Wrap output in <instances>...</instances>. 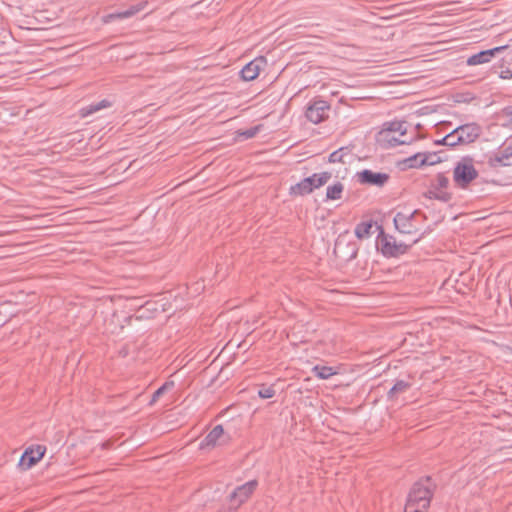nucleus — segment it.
Masks as SVG:
<instances>
[{"instance_id":"f03ea898","label":"nucleus","mask_w":512,"mask_h":512,"mask_svg":"<svg viewBox=\"0 0 512 512\" xmlns=\"http://www.w3.org/2000/svg\"><path fill=\"white\" fill-rule=\"evenodd\" d=\"M332 173L324 171L320 173H314L311 176L305 177L300 182L290 187L291 195L304 196L312 193L315 189H318L325 185L330 178Z\"/></svg>"},{"instance_id":"f3484780","label":"nucleus","mask_w":512,"mask_h":512,"mask_svg":"<svg viewBox=\"0 0 512 512\" xmlns=\"http://www.w3.org/2000/svg\"><path fill=\"white\" fill-rule=\"evenodd\" d=\"M110 106H111V102L108 101L107 99H103L99 102L91 103L85 107H82L80 110V114L82 117H87V116H90V115L104 109V108L110 107Z\"/></svg>"},{"instance_id":"72a5a7b5","label":"nucleus","mask_w":512,"mask_h":512,"mask_svg":"<svg viewBox=\"0 0 512 512\" xmlns=\"http://www.w3.org/2000/svg\"><path fill=\"white\" fill-rule=\"evenodd\" d=\"M449 139H450V137H446V135H445L443 138L435 140L434 144L448 146Z\"/></svg>"},{"instance_id":"f704fd0d","label":"nucleus","mask_w":512,"mask_h":512,"mask_svg":"<svg viewBox=\"0 0 512 512\" xmlns=\"http://www.w3.org/2000/svg\"><path fill=\"white\" fill-rule=\"evenodd\" d=\"M357 256V249H354L353 252L350 255V259H353Z\"/></svg>"},{"instance_id":"423d86ee","label":"nucleus","mask_w":512,"mask_h":512,"mask_svg":"<svg viewBox=\"0 0 512 512\" xmlns=\"http://www.w3.org/2000/svg\"><path fill=\"white\" fill-rule=\"evenodd\" d=\"M257 486L256 480H250L237 488L229 495V509L236 510L253 493Z\"/></svg>"},{"instance_id":"b1692460","label":"nucleus","mask_w":512,"mask_h":512,"mask_svg":"<svg viewBox=\"0 0 512 512\" xmlns=\"http://www.w3.org/2000/svg\"><path fill=\"white\" fill-rule=\"evenodd\" d=\"M427 197L430 199H435V200L441 201L443 203L449 202L452 198V196L449 192L438 191L437 189L429 191L427 194Z\"/></svg>"},{"instance_id":"1a4fd4ad","label":"nucleus","mask_w":512,"mask_h":512,"mask_svg":"<svg viewBox=\"0 0 512 512\" xmlns=\"http://www.w3.org/2000/svg\"><path fill=\"white\" fill-rule=\"evenodd\" d=\"M455 132L459 134L458 139H460L463 144H470L480 137L482 128L478 123L471 122L457 126Z\"/></svg>"},{"instance_id":"473e14b6","label":"nucleus","mask_w":512,"mask_h":512,"mask_svg":"<svg viewBox=\"0 0 512 512\" xmlns=\"http://www.w3.org/2000/svg\"><path fill=\"white\" fill-rule=\"evenodd\" d=\"M499 77L501 79H511L512 78V70L510 69H505V70H502L500 73H499Z\"/></svg>"},{"instance_id":"ddd939ff","label":"nucleus","mask_w":512,"mask_h":512,"mask_svg":"<svg viewBox=\"0 0 512 512\" xmlns=\"http://www.w3.org/2000/svg\"><path fill=\"white\" fill-rule=\"evenodd\" d=\"M146 5H147V2L144 1V2L137 3L135 5H132L130 8H128L126 10H123V11H120L117 13H111L106 16L105 22H109L110 20H113L116 18H119V19L130 18V17L134 16L135 14H137L138 12L142 11Z\"/></svg>"},{"instance_id":"cd10ccee","label":"nucleus","mask_w":512,"mask_h":512,"mask_svg":"<svg viewBox=\"0 0 512 512\" xmlns=\"http://www.w3.org/2000/svg\"><path fill=\"white\" fill-rule=\"evenodd\" d=\"M275 393L276 392L272 387L262 386L258 390V396L262 399H270V398L274 397Z\"/></svg>"},{"instance_id":"5701e85b","label":"nucleus","mask_w":512,"mask_h":512,"mask_svg":"<svg viewBox=\"0 0 512 512\" xmlns=\"http://www.w3.org/2000/svg\"><path fill=\"white\" fill-rule=\"evenodd\" d=\"M422 159V152L415 153L414 155L406 158L403 160L402 164L405 168H420L423 167L424 164L421 161Z\"/></svg>"},{"instance_id":"6ab92c4d","label":"nucleus","mask_w":512,"mask_h":512,"mask_svg":"<svg viewBox=\"0 0 512 512\" xmlns=\"http://www.w3.org/2000/svg\"><path fill=\"white\" fill-rule=\"evenodd\" d=\"M313 374L322 380H327L333 375L337 374V371L335 368L331 366H325V365H315L312 368Z\"/></svg>"},{"instance_id":"a878e982","label":"nucleus","mask_w":512,"mask_h":512,"mask_svg":"<svg viewBox=\"0 0 512 512\" xmlns=\"http://www.w3.org/2000/svg\"><path fill=\"white\" fill-rule=\"evenodd\" d=\"M500 116L506 117L507 120L502 124L503 127L512 126V105L505 106L500 111Z\"/></svg>"},{"instance_id":"c756f323","label":"nucleus","mask_w":512,"mask_h":512,"mask_svg":"<svg viewBox=\"0 0 512 512\" xmlns=\"http://www.w3.org/2000/svg\"><path fill=\"white\" fill-rule=\"evenodd\" d=\"M458 136L459 134L455 132V128L446 135V137H450L448 147H455L457 145L463 144V142L458 139Z\"/></svg>"},{"instance_id":"f257e3e1","label":"nucleus","mask_w":512,"mask_h":512,"mask_svg":"<svg viewBox=\"0 0 512 512\" xmlns=\"http://www.w3.org/2000/svg\"><path fill=\"white\" fill-rule=\"evenodd\" d=\"M435 487L430 476L415 482L408 494L404 512H427Z\"/></svg>"},{"instance_id":"7ed1b4c3","label":"nucleus","mask_w":512,"mask_h":512,"mask_svg":"<svg viewBox=\"0 0 512 512\" xmlns=\"http://www.w3.org/2000/svg\"><path fill=\"white\" fill-rule=\"evenodd\" d=\"M477 177L478 171L474 167L473 159L471 157H463L455 164L453 180L458 187L463 189L466 188Z\"/></svg>"},{"instance_id":"9b49d317","label":"nucleus","mask_w":512,"mask_h":512,"mask_svg":"<svg viewBox=\"0 0 512 512\" xmlns=\"http://www.w3.org/2000/svg\"><path fill=\"white\" fill-rule=\"evenodd\" d=\"M416 213H417L416 210L413 211L412 213H410L409 215H406L402 212L396 213L394 220H393L395 228L400 233H403V234H411L412 232H414L415 228L412 224V221H413Z\"/></svg>"},{"instance_id":"dca6fc26","label":"nucleus","mask_w":512,"mask_h":512,"mask_svg":"<svg viewBox=\"0 0 512 512\" xmlns=\"http://www.w3.org/2000/svg\"><path fill=\"white\" fill-rule=\"evenodd\" d=\"M493 166H510L512 165V147H507L499 152L492 159Z\"/></svg>"},{"instance_id":"aec40b11","label":"nucleus","mask_w":512,"mask_h":512,"mask_svg":"<svg viewBox=\"0 0 512 512\" xmlns=\"http://www.w3.org/2000/svg\"><path fill=\"white\" fill-rule=\"evenodd\" d=\"M411 384L405 380H396L394 385L387 393L388 400H393L399 393H403L410 388Z\"/></svg>"},{"instance_id":"f8f14e48","label":"nucleus","mask_w":512,"mask_h":512,"mask_svg":"<svg viewBox=\"0 0 512 512\" xmlns=\"http://www.w3.org/2000/svg\"><path fill=\"white\" fill-rule=\"evenodd\" d=\"M262 62L263 58L255 59L247 63L240 71L242 79L245 81L256 79L260 73Z\"/></svg>"},{"instance_id":"9d476101","label":"nucleus","mask_w":512,"mask_h":512,"mask_svg":"<svg viewBox=\"0 0 512 512\" xmlns=\"http://www.w3.org/2000/svg\"><path fill=\"white\" fill-rule=\"evenodd\" d=\"M507 46H497L486 50H481L478 53H475L468 57L466 63L469 66H476L485 64L491 61V59L500 51L506 49Z\"/></svg>"},{"instance_id":"4be33fe9","label":"nucleus","mask_w":512,"mask_h":512,"mask_svg":"<svg viewBox=\"0 0 512 512\" xmlns=\"http://www.w3.org/2000/svg\"><path fill=\"white\" fill-rule=\"evenodd\" d=\"M351 150L348 147H340L328 156L330 163H345V157L349 155Z\"/></svg>"},{"instance_id":"bb28decb","label":"nucleus","mask_w":512,"mask_h":512,"mask_svg":"<svg viewBox=\"0 0 512 512\" xmlns=\"http://www.w3.org/2000/svg\"><path fill=\"white\" fill-rule=\"evenodd\" d=\"M173 386L174 382H165L153 393L150 403H154L168 388H171Z\"/></svg>"},{"instance_id":"4468645a","label":"nucleus","mask_w":512,"mask_h":512,"mask_svg":"<svg viewBox=\"0 0 512 512\" xmlns=\"http://www.w3.org/2000/svg\"><path fill=\"white\" fill-rule=\"evenodd\" d=\"M224 429L221 424L216 425L200 442V449L212 448L216 445L218 439L223 435Z\"/></svg>"},{"instance_id":"412c9836","label":"nucleus","mask_w":512,"mask_h":512,"mask_svg":"<svg viewBox=\"0 0 512 512\" xmlns=\"http://www.w3.org/2000/svg\"><path fill=\"white\" fill-rule=\"evenodd\" d=\"M372 226H373L372 220L360 222L355 227V230H354L355 236L358 239L368 238L371 234Z\"/></svg>"},{"instance_id":"2eb2a0df","label":"nucleus","mask_w":512,"mask_h":512,"mask_svg":"<svg viewBox=\"0 0 512 512\" xmlns=\"http://www.w3.org/2000/svg\"><path fill=\"white\" fill-rule=\"evenodd\" d=\"M391 132H397L400 135H405L407 133L406 122L402 120L385 122L379 134L380 136H389Z\"/></svg>"},{"instance_id":"0eeeda50","label":"nucleus","mask_w":512,"mask_h":512,"mask_svg":"<svg viewBox=\"0 0 512 512\" xmlns=\"http://www.w3.org/2000/svg\"><path fill=\"white\" fill-rule=\"evenodd\" d=\"M46 452V447L42 445L30 446L25 449L24 453L20 457L18 465L28 470L34 466L38 461L42 459Z\"/></svg>"},{"instance_id":"39448f33","label":"nucleus","mask_w":512,"mask_h":512,"mask_svg":"<svg viewBox=\"0 0 512 512\" xmlns=\"http://www.w3.org/2000/svg\"><path fill=\"white\" fill-rule=\"evenodd\" d=\"M330 105L324 100H314L306 108L305 116L313 124H319L328 117Z\"/></svg>"},{"instance_id":"c85d7f7f","label":"nucleus","mask_w":512,"mask_h":512,"mask_svg":"<svg viewBox=\"0 0 512 512\" xmlns=\"http://www.w3.org/2000/svg\"><path fill=\"white\" fill-rule=\"evenodd\" d=\"M384 138V140L387 141V146L388 147H396L398 145H404V144H409L410 141H407V140H400L396 137H390V136H382Z\"/></svg>"},{"instance_id":"a211bd4d","label":"nucleus","mask_w":512,"mask_h":512,"mask_svg":"<svg viewBox=\"0 0 512 512\" xmlns=\"http://www.w3.org/2000/svg\"><path fill=\"white\" fill-rule=\"evenodd\" d=\"M343 191L344 185L339 181L329 185L326 189V201H335L341 199Z\"/></svg>"},{"instance_id":"393cba45","label":"nucleus","mask_w":512,"mask_h":512,"mask_svg":"<svg viewBox=\"0 0 512 512\" xmlns=\"http://www.w3.org/2000/svg\"><path fill=\"white\" fill-rule=\"evenodd\" d=\"M421 161H423L422 163L424 164V166H426V165L431 166V165H435V164L439 163L441 161V159L434 152H423Z\"/></svg>"},{"instance_id":"6e6552de","label":"nucleus","mask_w":512,"mask_h":512,"mask_svg":"<svg viewBox=\"0 0 512 512\" xmlns=\"http://www.w3.org/2000/svg\"><path fill=\"white\" fill-rule=\"evenodd\" d=\"M358 181L364 185L383 187L390 176L385 172H375L370 169H364L357 173Z\"/></svg>"},{"instance_id":"2f4dec72","label":"nucleus","mask_w":512,"mask_h":512,"mask_svg":"<svg viewBox=\"0 0 512 512\" xmlns=\"http://www.w3.org/2000/svg\"><path fill=\"white\" fill-rule=\"evenodd\" d=\"M259 131V127H251L249 129H246L240 133L241 136H243L245 139L253 138Z\"/></svg>"},{"instance_id":"7c9ffc66","label":"nucleus","mask_w":512,"mask_h":512,"mask_svg":"<svg viewBox=\"0 0 512 512\" xmlns=\"http://www.w3.org/2000/svg\"><path fill=\"white\" fill-rule=\"evenodd\" d=\"M449 179L444 174H438L436 178V185L434 186L435 189H444L448 186Z\"/></svg>"},{"instance_id":"20e7f679","label":"nucleus","mask_w":512,"mask_h":512,"mask_svg":"<svg viewBox=\"0 0 512 512\" xmlns=\"http://www.w3.org/2000/svg\"><path fill=\"white\" fill-rule=\"evenodd\" d=\"M379 238L381 254L386 258H394L405 254L413 244H416L420 240V238H417L412 244L407 245L403 242H397L393 236L385 234L382 229Z\"/></svg>"}]
</instances>
